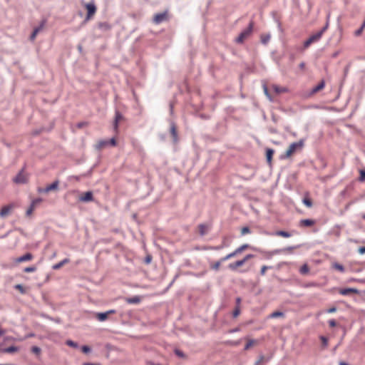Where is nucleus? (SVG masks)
<instances>
[{"instance_id": "obj_1", "label": "nucleus", "mask_w": 365, "mask_h": 365, "mask_svg": "<svg viewBox=\"0 0 365 365\" xmlns=\"http://www.w3.org/2000/svg\"><path fill=\"white\" fill-rule=\"evenodd\" d=\"M304 146V141L303 140H299V142H295L289 146L287 148L286 153L283 156H282V158H290L294 153H296L297 150H300Z\"/></svg>"}, {"instance_id": "obj_2", "label": "nucleus", "mask_w": 365, "mask_h": 365, "mask_svg": "<svg viewBox=\"0 0 365 365\" xmlns=\"http://www.w3.org/2000/svg\"><path fill=\"white\" fill-rule=\"evenodd\" d=\"M328 28V23L317 33L312 35L304 43V48L309 47L312 43L318 41L322 36L323 34Z\"/></svg>"}, {"instance_id": "obj_3", "label": "nucleus", "mask_w": 365, "mask_h": 365, "mask_svg": "<svg viewBox=\"0 0 365 365\" xmlns=\"http://www.w3.org/2000/svg\"><path fill=\"white\" fill-rule=\"evenodd\" d=\"M117 145V142L115 138H112L110 140H100L95 145V148L98 150H101L108 146L115 147Z\"/></svg>"}, {"instance_id": "obj_4", "label": "nucleus", "mask_w": 365, "mask_h": 365, "mask_svg": "<svg viewBox=\"0 0 365 365\" xmlns=\"http://www.w3.org/2000/svg\"><path fill=\"white\" fill-rule=\"evenodd\" d=\"M253 26L254 22L252 21L250 23L249 26L240 34L238 37L236 38V42L238 43H243L244 41L251 34L253 29Z\"/></svg>"}, {"instance_id": "obj_5", "label": "nucleus", "mask_w": 365, "mask_h": 365, "mask_svg": "<svg viewBox=\"0 0 365 365\" xmlns=\"http://www.w3.org/2000/svg\"><path fill=\"white\" fill-rule=\"evenodd\" d=\"M85 8L87 10V14H86L85 21H88L90 19H91L93 18V16L95 15L97 8H96V5L94 4V3H93V2L86 4Z\"/></svg>"}, {"instance_id": "obj_6", "label": "nucleus", "mask_w": 365, "mask_h": 365, "mask_svg": "<svg viewBox=\"0 0 365 365\" xmlns=\"http://www.w3.org/2000/svg\"><path fill=\"white\" fill-rule=\"evenodd\" d=\"M168 20V12L167 11L163 13H158L154 15L153 16V23L155 24H160L163 21H166Z\"/></svg>"}, {"instance_id": "obj_7", "label": "nucleus", "mask_w": 365, "mask_h": 365, "mask_svg": "<svg viewBox=\"0 0 365 365\" xmlns=\"http://www.w3.org/2000/svg\"><path fill=\"white\" fill-rule=\"evenodd\" d=\"M28 181V175L22 169L14 178V182L17 184H24Z\"/></svg>"}, {"instance_id": "obj_8", "label": "nucleus", "mask_w": 365, "mask_h": 365, "mask_svg": "<svg viewBox=\"0 0 365 365\" xmlns=\"http://www.w3.org/2000/svg\"><path fill=\"white\" fill-rule=\"evenodd\" d=\"M252 255H247L242 259L230 263L228 267L232 270H236L238 267L242 266L248 259L252 257Z\"/></svg>"}, {"instance_id": "obj_9", "label": "nucleus", "mask_w": 365, "mask_h": 365, "mask_svg": "<svg viewBox=\"0 0 365 365\" xmlns=\"http://www.w3.org/2000/svg\"><path fill=\"white\" fill-rule=\"evenodd\" d=\"M79 200L81 202H85L93 201V192L91 191H88V192L83 193L82 195H80Z\"/></svg>"}, {"instance_id": "obj_10", "label": "nucleus", "mask_w": 365, "mask_h": 365, "mask_svg": "<svg viewBox=\"0 0 365 365\" xmlns=\"http://www.w3.org/2000/svg\"><path fill=\"white\" fill-rule=\"evenodd\" d=\"M339 293L341 295L346 296L351 294H359V289L356 288H343L339 289Z\"/></svg>"}, {"instance_id": "obj_11", "label": "nucleus", "mask_w": 365, "mask_h": 365, "mask_svg": "<svg viewBox=\"0 0 365 365\" xmlns=\"http://www.w3.org/2000/svg\"><path fill=\"white\" fill-rule=\"evenodd\" d=\"M14 207L15 205L14 204H10L3 207L0 211V216L2 217L7 216Z\"/></svg>"}, {"instance_id": "obj_12", "label": "nucleus", "mask_w": 365, "mask_h": 365, "mask_svg": "<svg viewBox=\"0 0 365 365\" xmlns=\"http://www.w3.org/2000/svg\"><path fill=\"white\" fill-rule=\"evenodd\" d=\"M123 119V115L120 114L119 111L115 112V116L113 123V128L115 133L118 131V123Z\"/></svg>"}, {"instance_id": "obj_13", "label": "nucleus", "mask_w": 365, "mask_h": 365, "mask_svg": "<svg viewBox=\"0 0 365 365\" xmlns=\"http://www.w3.org/2000/svg\"><path fill=\"white\" fill-rule=\"evenodd\" d=\"M210 228V226L209 225L206 224H200L197 227L198 232L200 235L203 236L205 234L207 233Z\"/></svg>"}, {"instance_id": "obj_14", "label": "nucleus", "mask_w": 365, "mask_h": 365, "mask_svg": "<svg viewBox=\"0 0 365 365\" xmlns=\"http://www.w3.org/2000/svg\"><path fill=\"white\" fill-rule=\"evenodd\" d=\"M316 223L315 220L311 219H304L299 221V226L302 227H312Z\"/></svg>"}, {"instance_id": "obj_15", "label": "nucleus", "mask_w": 365, "mask_h": 365, "mask_svg": "<svg viewBox=\"0 0 365 365\" xmlns=\"http://www.w3.org/2000/svg\"><path fill=\"white\" fill-rule=\"evenodd\" d=\"M45 24H46V21H43L41 23L39 26H38V27L34 29V31L31 34V37H30L31 41H34L35 39L36 35L39 33V31H41L43 29V27L45 26Z\"/></svg>"}, {"instance_id": "obj_16", "label": "nucleus", "mask_w": 365, "mask_h": 365, "mask_svg": "<svg viewBox=\"0 0 365 365\" xmlns=\"http://www.w3.org/2000/svg\"><path fill=\"white\" fill-rule=\"evenodd\" d=\"M58 180H56L54 181L52 184L46 186L44 189H43V192L45 193H47V192H49L50 191H52V190H56L58 189Z\"/></svg>"}, {"instance_id": "obj_17", "label": "nucleus", "mask_w": 365, "mask_h": 365, "mask_svg": "<svg viewBox=\"0 0 365 365\" xmlns=\"http://www.w3.org/2000/svg\"><path fill=\"white\" fill-rule=\"evenodd\" d=\"M33 258V256L31 253L29 252H27L26 255L20 257H18L16 259V262H26V261H29L31 260V259Z\"/></svg>"}, {"instance_id": "obj_18", "label": "nucleus", "mask_w": 365, "mask_h": 365, "mask_svg": "<svg viewBox=\"0 0 365 365\" xmlns=\"http://www.w3.org/2000/svg\"><path fill=\"white\" fill-rule=\"evenodd\" d=\"M324 86H325V81L324 80H322L317 86L313 88V89L312 91V94H314V93L319 92L324 88Z\"/></svg>"}, {"instance_id": "obj_19", "label": "nucleus", "mask_w": 365, "mask_h": 365, "mask_svg": "<svg viewBox=\"0 0 365 365\" xmlns=\"http://www.w3.org/2000/svg\"><path fill=\"white\" fill-rule=\"evenodd\" d=\"M125 302L128 304H138L140 302L141 299L139 296L125 298Z\"/></svg>"}, {"instance_id": "obj_20", "label": "nucleus", "mask_w": 365, "mask_h": 365, "mask_svg": "<svg viewBox=\"0 0 365 365\" xmlns=\"http://www.w3.org/2000/svg\"><path fill=\"white\" fill-rule=\"evenodd\" d=\"M274 151L272 148H267L266 150V157H267V163H269V165L272 164V156L274 155Z\"/></svg>"}, {"instance_id": "obj_21", "label": "nucleus", "mask_w": 365, "mask_h": 365, "mask_svg": "<svg viewBox=\"0 0 365 365\" xmlns=\"http://www.w3.org/2000/svg\"><path fill=\"white\" fill-rule=\"evenodd\" d=\"M331 268L337 270L338 272H339L341 273H344L345 272L344 267L338 262H333L331 264Z\"/></svg>"}, {"instance_id": "obj_22", "label": "nucleus", "mask_w": 365, "mask_h": 365, "mask_svg": "<svg viewBox=\"0 0 365 365\" xmlns=\"http://www.w3.org/2000/svg\"><path fill=\"white\" fill-rule=\"evenodd\" d=\"M272 88L274 90V91L277 93V94H279V93H286L287 92V89L284 87H281V86H279L277 85H273L272 86Z\"/></svg>"}, {"instance_id": "obj_23", "label": "nucleus", "mask_w": 365, "mask_h": 365, "mask_svg": "<svg viewBox=\"0 0 365 365\" xmlns=\"http://www.w3.org/2000/svg\"><path fill=\"white\" fill-rule=\"evenodd\" d=\"M19 350V348L15 346H11L7 348L0 349V351L3 353H14Z\"/></svg>"}, {"instance_id": "obj_24", "label": "nucleus", "mask_w": 365, "mask_h": 365, "mask_svg": "<svg viewBox=\"0 0 365 365\" xmlns=\"http://www.w3.org/2000/svg\"><path fill=\"white\" fill-rule=\"evenodd\" d=\"M108 314L106 312H98L96 313V317L100 322H104L108 319Z\"/></svg>"}, {"instance_id": "obj_25", "label": "nucleus", "mask_w": 365, "mask_h": 365, "mask_svg": "<svg viewBox=\"0 0 365 365\" xmlns=\"http://www.w3.org/2000/svg\"><path fill=\"white\" fill-rule=\"evenodd\" d=\"M68 262V259H64L61 260V262H59L58 263H56V264H53L52 266V269H58L61 267H62Z\"/></svg>"}, {"instance_id": "obj_26", "label": "nucleus", "mask_w": 365, "mask_h": 365, "mask_svg": "<svg viewBox=\"0 0 365 365\" xmlns=\"http://www.w3.org/2000/svg\"><path fill=\"white\" fill-rule=\"evenodd\" d=\"M170 133H171V135H172V136L173 138V140L175 142H176L178 140V133H177L176 127H175V125L174 124L172 125V126H171Z\"/></svg>"}, {"instance_id": "obj_27", "label": "nucleus", "mask_w": 365, "mask_h": 365, "mask_svg": "<svg viewBox=\"0 0 365 365\" xmlns=\"http://www.w3.org/2000/svg\"><path fill=\"white\" fill-rule=\"evenodd\" d=\"M309 271V267L307 264H303L299 269V272L302 274H307Z\"/></svg>"}, {"instance_id": "obj_28", "label": "nucleus", "mask_w": 365, "mask_h": 365, "mask_svg": "<svg viewBox=\"0 0 365 365\" xmlns=\"http://www.w3.org/2000/svg\"><path fill=\"white\" fill-rule=\"evenodd\" d=\"M284 314L283 312H279V311H277V312H272L269 316V318H277V317H284Z\"/></svg>"}, {"instance_id": "obj_29", "label": "nucleus", "mask_w": 365, "mask_h": 365, "mask_svg": "<svg viewBox=\"0 0 365 365\" xmlns=\"http://www.w3.org/2000/svg\"><path fill=\"white\" fill-rule=\"evenodd\" d=\"M98 27L104 30H109L110 29V25L107 22H103L98 24Z\"/></svg>"}, {"instance_id": "obj_30", "label": "nucleus", "mask_w": 365, "mask_h": 365, "mask_svg": "<svg viewBox=\"0 0 365 365\" xmlns=\"http://www.w3.org/2000/svg\"><path fill=\"white\" fill-rule=\"evenodd\" d=\"M276 235L283 237H289L291 236V235L286 231H277Z\"/></svg>"}, {"instance_id": "obj_31", "label": "nucleus", "mask_w": 365, "mask_h": 365, "mask_svg": "<svg viewBox=\"0 0 365 365\" xmlns=\"http://www.w3.org/2000/svg\"><path fill=\"white\" fill-rule=\"evenodd\" d=\"M364 29H365V19H364V21L363 22L361 26L358 30H356L355 31V33H354L355 36H360L362 34Z\"/></svg>"}, {"instance_id": "obj_32", "label": "nucleus", "mask_w": 365, "mask_h": 365, "mask_svg": "<svg viewBox=\"0 0 365 365\" xmlns=\"http://www.w3.org/2000/svg\"><path fill=\"white\" fill-rule=\"evenodd\" d=\"M256 342L254 339H250L248 340L247 343L245 344L244 349L248 350L252 346L254 345V344Z\"/></svg>"}, {"instance_id": "obj_33", "label": "nucleus", "mask_w": 365, "mask_h": 365, "mask_svg": "<svg viewBox=\"0 0 365 365\" xmlns=\"http://www.w3.org/2000/svg\"><path fill=\"white\" fill-rule=\"evenodd\" d=\"M66 345H68L69 346H71V347H73V348H76V349L78 348V344L76 342H75V341H73L72 340H70V339L67 340L66 341Z\"/></svg>"}, {"instance_id": "obj_34", "label": "nucleus", "mask_w": 365, "mask_h": 365, "mask_svg": "<svg viewBox=\"0 0 365 365\" xmlns=\"http://www.w3.org/2000/svg\"><path fill=\"white\" fill-rule=\"evenodd\" d=\"M270 39V36L268 34H264L261 36V41L262 42L265 44L267 43Z\"/></svg>"}, {"instance_id": "obj_35", "label": "nucleus", "mask_w": 365, "mask_h": 365, "mask_svg": "<svg viewBox=\"0 0 365 365\" xmlns=\"http://www.w3.org/2000/svg\"><path fill=\"white\" fill-rule=\"evenodd\" d=\"M303 203L308 207H311L312 206V202L309 197L304 198Z\"/></svg>"}, {"instance_id": "obj_36", "label": "nucleus", "mask_w": 365, "mask_h": 365, "mask_svg": "<svg viewBox=\"0 0 365 365\" xmlns=\"http://www.w3.org/2000/svg\"><path fill=\"white\" fill-rule=\"evenodd\" d=\"M31 351L36 355H39L41 354V349L38 346H34L31 347Z\"/></svg>"}, {"instance_id": "obj_37", "label": "nucleus", "mask_w": 365, "mask_h": 365, "mask_svg": "<svg viewBox=\"0 0 365 365\" xmlns=\"http://www.w3.org/2000/svg\"><path fill=\"white\" fill-rule=\"evenodd\" d=\"M153 259V257L151 255H147L146 257L143 259V262L145 264H149Z\"/></svg>"}, {"instance_id": "obj_38", "label": "nucleus", "mask_w": 365, "mask_h": 365, "mask_svg": "<svg viewBox=\"0 0 365 365\" xmlns=\"http://www.w3.org/2000/svg\"><path fill=\"white\" fill-rule=\"evenodd\" d=\"M175 354L180 358H185V354L180 349H175Z\"/></svg>"}, {"instance_id": "obj_39", "label": "nucleus", "mask_w": 365, "mask_h": 365, "mask_svg": "<svg viewBox=\"0 0 365 365\" xmlns=\"http://www.w3.org/2000/svg\"><path fill=\"white\" fill-rule=\"evenodd\" d=\"M360 176L359 178V180L360 182H364L365 181V170H361L359 171Z\"/></svg>"}, {"instance_id": "obj_40", "label": "nucleus", "mask_w": 365, "mask_h": 365, "mask_svg": "<svg viewBox=\"0 0 365 365\" xmlns=\"http://www.w3.org/2000/svg\"><path fill=\"white\" fill-rule=\"evenodd\" d=\"M240 307H236L235 308L233 312H232V316L233 317H237L240 315Z\"/></svg>"}, {"instance_id": "obj_41", "label": "nucleus", "mask_w": 365, "mask_h": 365, "mask_svg": "<svg viewBox=\"0 0 365 365\" xmlns=\"http://www.w3.org/2000/svg\"><path fill=\"white\" fill-rule=\"evenodd\" d=\"M36 269V267L35 266H31V267L24 268V271L25 272H35Z\"/></svg>"}, {"instance_id": "obj_42", "label": "nucleus", "mask_w": 365, "mask_h": 365, "mask_svg": "<svg viewBox=\"0 0 365 365\" xmlns=\"http://www.w3.org/2000/svg\"><path fill=\"white\" fill-rule=\"evenodd\" d=\"M221 264V261H217L215 262L214 264H211V268L215 270H217L220 267V265Z\"/></svg>"}, {"instance_id": "obj_43", "label": "nucleus", "mask_w": 365, "mask_h": 365, "mask_svg": "<svg viewBox=\"0 0 365 365\" xmlns=\"http://www.w3.org/2000/svg\"><path fill=\"white\" fill-rule=\"evenodd\" d=\"M81 351L85 354H88L91 352V349L88 346L84 345L81 347Z\"/></svg>"}, {"instance_id": "obj_44", "label": "nucleus", "mask_w": 365, "mask_h": 365, "mask_svg": "<svg viewBox=\"0 0 365 365\" xmlns=\"http://www.w3.org/2000/svg\"><path fill=\"white\" fill-rule=\"evenodd\" d=\"M35 207H36L34 205L31 204L30 207H29V209L26 211V215H28V216L31 215L32 214L33 211L34 210Z\"/></svg>"}, {"instance_id": "obj_45", "label": "nucleus", "mask_w": 365, "mask_h": 365, "mask_svg": "<svg viewBox=\"0 0 365 365\" xmlns=\"http://www.w3.org/2000/svg\"><path fill=\"white\" fill-rule=\"evenodd\" d=\"M14 287L16 289L19 290L21 293H22V294L25 293V289H24V287H23V285L19 284L15 285Z\"/></svg>"}, {"instance_id": "obj_46", "label": "nucleus", "mask_w": 365, "mask_h": 365, "mask_svg": "<svg viewBox=\"0 0 365 365\" xmlns=\"http://www.w3.org/2000/svg\"><path fill=\"white\" fill-rule=\"evenodd\" d=\"M250 232V228L248 227H244L241 230V234L245 235Z\"/></svg>"}, {"instance_id": "obj_47", "label": "nucleus", "mask_w": 365, "mask_h": 365, "mask_svg": "<svg viewBox=\"0 0 365 365\" xmlns=\"http://www.w3.org/2000/svg\"><path fill=\"white\" fill-rule=\"evenodd\" d=\"M320 339L322 342V344L324 346H327L328 345V339H327V337L324 336H320Z\"/></svg>"}, {"instance_id": "obj_48", "label": "nucleus", "mask_w": 365, "mask_h": 365, "mask_svg": "<svg viewBox=\"0 0 365 365\" xmlns=\"http://www.w3.org/2000/svg\"><path fill=\"white\" fill-rule=\"evenodd\" d=\"M41 202H42V199H41V198H36V199L34 200L31 202V204H32L33 205H34L35 207H36V205H38V204H40Z\"/></svg>"}, {"instance_id": "obj_49", "label": "nucleus", "mask_w": 365, "mask_h": 365, "mask_svg": "<svg viewBox=\"0 0 365 365\" xmlns=\"http://www.w3.org/2000/svg\"><path fill=\"white\" fill-rule=\"evenodd\" d=\"M270 268H271V267H268V266H265V265L262 266L261 268V271H260L261 274L264 275L265 274L267 269H270Z\"/></svg>"}, {"instance_id": "obj_50", "label": "nucleus", "mask_w": 365, "mask_h": 365, "mask_svg": "<svg viewBox=\"0 0 365 365\" xmlns=\"http://www.w3.org/2000/svg\"><path fill=\"white\" fill-rule=\"evenodd\" d=\"M264 359V356L263 355L259 356L258 360L255 362V365H260Z\"/></svg>"}, {"instance_id": "obj_51", "label": "nucleus", "mask_w": 365, "mask_h": 365, "mask_svg": "<svg viewBox=\"0 0 365 365\" xmlns=\"http://www.w3.org/2000/svg\"><path fill=\"white\" fill-rule=\"evenodd\" d=\"M237 252H230L228 255H227L225 257H224L222 260H226L228 259L235 255Z\"/></svg>"}, {"instance_id": "obj_52", "label": "nucleus", "mask_w": 365, "mask_h": 365, "mask_svg": "<svg viewBox=\"0 0 365 365\" xmlns=\"http://www.w3.org/2000/svg\"><path fill=\"white\" fill-rule=\"evenodd\" d=\"M329 325L331 327H334L336 325V321L334 319H330L329 321Z\"/></svg>"}, {"instance_id": "obj_53", "label": "nucleus", "mask_w": 365, "mask_h": 365, "mask_svg": "<svg viewBox=\"0 0 365 365\" xmlns=\"http://www.w3.org/2000/svg\"><path fill=\"white\" fill-rule=\"evenodd\" d=\"M235 302H236V307H240L241 298L240 297H237L236 300H235Z\"/></svg>"}, {"instance_id": "obj_54", "label": "nucleus", "mask_w": 365, "mask_h": 365, "mask_svg": "<svg viewBox=\"0 0 365 365\" xmlns=\"http://www.w3.org/2000/svg\"><path fill=\"white\" fill-rule=\"evenodd\" d=\"M247 248H248V245H242L240 247H239L236 251H243L244 250L247 249Z\"/></svg>"}, {"instance_id": "obj_55", "label": "nucleus", "mask_w": 365, "mask_h": 365, "mask_svg": "<svg viewBox=\"0 0 365 365\" xmlns=\"http://www.w3.org/2000/svg\"><path fill=\"white\" fill-rule=\"evenodd\" d=\"M336 311V307H331V308H330V309H329L327 310V312H328V313H334V312H335Z\"/></svg>"}, {"instance_id": "obj_56", "label": "nucleus", "mask_w": 365, "mask_h": 365, "mask_svg": "<svg viewBox=\"0 0 365 365\" xmlns=\"http://www.w3.org/2000/svg\"><path fill=\"white\" fill-rule=\"evenodd\" d=\"M115 312H116V311L115 309H110V310L106 312L108 315L111 314H115Z\"/></svg>"}, {"instance_id": "obj_57", "label": "nucleus", "mask_w": 365, "mask_h": 365, "mask_svg": "<svg viewBox=\"0 0 365 365\" xmlns=\"http://www.w3.org/2000/svg\"><path fill=\"white\" fill-rule=\"evenodd\" d=\"M239 330H240V329H239V328H235V329H233L230 330V331H229V332H230V333H234V332H237V331H238Z\"/></svg>"}, {"instance_id": "obj_58", "label": "nucleus", "mask_w": 365, "mask_h": 365, "mask_svg": "<svg viewBox=\"0 0 365 365\" xmlns=\"http://www.w3.org/2000/svg\"><path fill=\"white\" fill-rule=\"evenodd\" d=\"M339 365H349V364L345 361H341L339 362Z\"/></svg>"}, {"instance_id": "obj_59", "label": "nucleus", "mask_w": 365, "mask_h": 365, "mask_svg": "<svg viewBox=\"0 0 365 365\" xmlns=\"http://www.w3.org/2000/svg\"><path fill=\"white\" fill-rule=\"evenodd\" d=\"M83 365H100V364H92V363H89V362H85V363L83 364Z\"/></svg>"}, {"instance_id": "obj_60", "label": "nucleus", "mask_w": 365, "mask_h": 365, "mask_svg": "<svg viewBox=\"0 0 365 365\" xmlns=\"http://www.w3.org/2000/svg\"><path fill=\"white\" fill-rule=\"evenodd\" d=\"M304 66H305L304 63H301L299 64V67H300V68H302V69H303V68H304Z\"/></svg>"}, {"instance_id": "obj_61", "label": "nucleus", "mask_w": 365, "mask_h": 365, "mask_svg": "<svg viewBox=\"0 0 365 365\" xmlns=\"http://www.w3.org/2000/svg\"><path fill=\"white\" fill-rule=\"evenodd\" d=\"M264 93H265V94H266L268 97H269V93H268L267 88L266 87H264Z\"/></svg>"}, {"instance_id": "obj_62", "label": "nucleus", "mask_w": 365, "mask_h": 365, "mask_svg": "<svg viewBox=\"0 0 365 365\" xmlns=\"http://www.w3.org/2000/svg\"><path fill=\"white\" fill-rule=\"evenodd\" d=\"M43 189H44V188L39 187V188L38 189V192H43Z\"/></svg>"}, {"instance_id": "obj_63", "label": "nucleus", "mask_w": 365, "mask_h": 365, "mask_svg": "<svg viewBox=\"0 0 365 365\" xmlns=\"http://www.w3.org/2000/svg\"><path fill=\"white\" fill-rule=\"evenodd\" d=\"M359 251H365V247H360Z\"/></svg>"}, {"instance_id": "obj_64", "label": "nucleus", "mask_w": 365, "mask_h": 365, "mask_svg": "<svg viewBox=\"0 0 365 365\" xmlns=\"http://www.w3.org/2000/svg\"><path fill=\"white\" fill-rule=\"evenodd\" d=\"M361 217H362V218H363L364 220H365V214L362 215V216H361Z\"/></svg>"}]
</instances>
